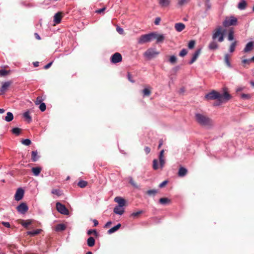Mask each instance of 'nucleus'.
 <instances>
[{
    "mask_svg": "<svg viewBox=\"0 0 254 254\" xmlns=\"http://www.w3.org/2000/svg\"><path fill=\"white\" fill-rule=\"evenodd\" d=\"M171 3V0H158V3L161 7H166Z\"/></svg>",
    "mask_w": 254,
    "mask_h": 254,
    "instance_id": "dca6fc26",
    "label": "nucleus"
},
{
    "mask_svg": "<svg viewBox=\"0 0 254 254\" xmlns=\"http://www.w3.org/2000/svg\"><path fill=\"white\" fill-rule=\"evenodd\" d=\"M237 23V19L234 16H231L230 18H226L223 22V25L225 27H227L232 25H236Z\"/></svg>",
    "mask_w": 254,
    "mask_h": 254,
    "instance_id": "39448f33",
    "label": "nucleus"
},
{
    "mask_svg": "<svg viewBox=\"0 0 254 254\" xmlns=\"http://www.w3.org/2000/svg\"><path fill=\"white\" fill-rule=\"evenodd\" d=\"M52 64H53V62H50V63H48V64H47L46 65H45L44 66V68H45V69H48V68H49L51 66V65Z\"/></svg>",
    "mask_w": 254,
    "mask_h": 254,
    "instance_id": "69168bd1",
    "label": "nucleus"
},
{
    "mask_svg": "<svg viewBox=\"0 0 254 254\" xmlns=\"http://www.w3.org/2000/svg\"><path fill=\"white\" fill-rule=\"evenodd\" d=\"M31 160L33 162H36L39 158H40V156L38 155L37 151H32L31 152Z\"/></svg>",
    "mask_w": 254,
    "mask_h": 254,
    "instance_id": "412c9836",
    "label": "nucleus"
},
{
    "mask_svg": "<svg viewBox=\"0 0 254 254\" xmlns=\"http://www.w3.org/2000/svg\"><path fill=\"white\" fill-rule=\"evenodd\" d=\"M187 170L184 167H181L178 172V175L180 177H184L187 173Z\"/></svg>",
    "mask_w": 254,
    "mask_h": 254,
    "instance_id": "b1692460",
    "label": "nucleus"
},
{
    "mask_svg": "<svg viewBox=\"0 0 254 254\" xmlns=\"http://www.w3.org/2000/svg\"><path fill=\"white\" fill-rule=\"evenodd\" d=\"M8 73V71L5 69H0V76H5Z\"/></svg>",
    "mask_w": 254,
    "mask_h": 254,
    "instance_id": "6e6d98bb",
    "label": "nucleus"
},
{
    "mask_svg": "<svg viewBox=\"0 0 254 254\" xmlns=\"http://www.w3.org/2000/svg\"><path fill=\"white\" fill-rule=\"evenodd\" d=\"M115 201L118 203L117 206L124 207L125 205V200L124 198L117 196L115 198Z\"/></svg>",
    "mask_w": 254,
    "mask_h": 254,
    "instance_id": "2eb2a0df",
    "label": "nucleus"
},
{
    "mask_svg": "<svg viewBox=\"0 0 254 254\" xmlns=\"http://www.w3.org/2000/svg\"><path fill=\"white\" fill-rule=\"evenodd\" d=\"M205 6L206 7L207 10L210 9L211 4L209 2V0H207L206 3H205Z\"/></svg>",
    "mask_w": 254,
    "mask_h": 254,
    "instance_id": "680f3d73",
    "label": "nucleus"
},
{
    "mask_svg": "<svg viewBox=\"0 0 254 254\" xmlns=\"http://www.w3.org/2000/svg\"><path fill=\"white\" fill-rule=\"evenodd\" d=\"M254 49V42L253 41L249 42L247 44L243 50L244 53H248L252 51Z\"/></svg>",
    "mask_w": 254,
    "mask_h": 254,
    "instance_id": "f8f14e48",
    "label": "nucleus"
},
{
    "mask_svg": "<svg viewBox=\"0 0 254 254\" xmlns=\"http://www.w3.org/2000/svg\"><path fill=\"white\" fill-rule=\"evenodd\" d=\"M16 209L20 213L24 214L28 210V207L26 203L22 202L17 206Z\"/></svg>",
    "mask_w": 254,
    "mask_h": 254,
    "instance_id": "9d476101",
    "label": "nucleus"
},
{
    "mask_svg": "<svg viewBox=\"0 0 254 254\" xmlns=\"http://www.w3.org/2000/svg\"><path fill=\"white\" fill-rule=\"evenodd\" d=\"M188 53V51L186 49H182L179 53V56L181 57H184Z\"/></svg>",
    "mask_w": 254,
    "mask_h": 254,
    "instance_id": "c03bdc74",
    "label": "nucleus"
},
{
    "mask_svg": "<svg viewBox=\"0 0 254 254\" xmlns=\"http://www.w3.org/2000/svg\"><path fill=\"white\" fill-rule=\"evenodd\" d=\"M106 8L105 7H104L102 8L96 10L95 11V12L97 13L100 14V13H103L106 10Z\"/></svg>",
    "mask_w": 254,
    "mask_h": 254,
    "instance_id": "4d7b16f0",
    "label": "nucleus"
},
{
    "mask_svg": "<svg viewBox=\"0 0 254 254\" xmlns=\"http://www.w3.org/2000/svg\"><path fill=\"white\" fill-rule=\"evenodd\" d=\"M13 119V115L11 112L7 113L6 116L4 118V120L7 122L11 121Z\"/></svg>",
    "mask_w": 254,
    "mask_h": 254,
    "instance_id": "cd10ccee",
    "label": "nucleus"
},
{
    "mask_svg": "<svg viewBox=\"0 0 254 254\" xmlns=\"http://www.w3.org/2000/svg\"><path fill=\"white\" fill-rule=\"evenodd\" d=\"M234 39V31L233 30L229 31L228 36V40L230 41Z\"/></svg>",
    "mask_w": 254,
    "mask_h": 254,
    "instance_id": "f704fd0d",
    "label": "nucleus"
},
{
    "mask_svg": "<svg viewBox=\"0 0 254 254\" xmlns=\"http://www.w3.org/2000/svg\"><path fill=\"white\" fill-rule=\"evenodd\" d=\"M219 48V45L217 43V41L216 40H213L210 42L208 45V48L210 50H215Z\"/></svg>",
    "mask_w": 254,
    "mask_h": 254,
    "instance_id": "4468645a",
    "label": "nucleus"
},
{
    "mask_svg": "<svg viewBox=\"0 0 254 254\" xmlns=\"http://www.w3.org/2000/svg\"><path fill=\"white\" fill-rule=\"evenodd\" d=\"M225 30L219 26L213 31L212 39L218 42L221 43L224 40Z\"/></svg>",
    "mask_w": 254,
    "mask_h": 254,
    "instance_id": "f257e3e1",
    "label": "nucleus"
},
{
    "mask_svg": "<svg viewBox=\"0 0 254 254\" xmlns=\"http://www.w3.org/2000/svg\"><path fill=\"white\" fill-rule=\"evenodd\" d=\"M87 185V183L85 181H80L78 183V186L81 188H85Z\"/></svg>",
    "mask_w": 254,
    "mask_h": 254,
    "instance_id": "58836bf2",
    "label": "nucleus"
},
{
    "mask_svg": "<svg viewBox=\"0 0 254 254\" xmlns=\"http://www.w3.org/2000/svg\"><path fill=\"white\" fill-rule=\"evenodd\" d=\"M21 142L23 144L28 146L31 144V141L29 139H24L22 140Z\"/></svg>",
    "mask_w": 254,
    "mask_h": 254,
    "instance_id": "a19ab883",
    "label": "nucleus"
},
{
    "mask_svg": "<svg viewBox=\"0 0 254 254\" xmlns=\"http://www.w3.org/2000/svg\"><path fill=\"white\" fill-rule=\"evenodd\" d=\"M195 119L197 123L202 126H209L211 123L209 118L201 114H196Z\"/></svg>",
    "mask_w": 254,
    "mask_h": 254,
    "instance_id": "f03ea898",
    "label": "nucleus"
},
{
    "mask_svg": "<svg viewBox=\"0 0 254 254\" xmlns=\"http://www.w3.org/2000/svg\"><path fill=\"white\" fill-rule=\"evenodd\" d=\"M158 161L157 159H154L153 160V169L156 170L158 169Z\"/></svg>",
    "mask_w": 254,
    "mask_h": 254,
    "instance_id": "e433bc0d",
    "label": "nucleus"
},
{
    "mask_svg": "<svg viewBox=\"0 0 254 254\" xmlns=\"http://www.w3.org/2000/svg\"><path fill=\"white\" fill-rule=\"evenodd\" d=\"M122 60V57L119 53H116L112 56L111 62L113 64H117L121 62Z\"/></svg>",
    "mask_w": 254,
    "mask_h": 254,
    "instance_id": "1a4fd4ad",
    "label": "nucleus"
},
{
    "mask_svg": "<svg viewBox=\"0 0 254 254\" xmlns=\"http://www.w3.org/2000/svg\"><path fill=\"white\" fill-rule=\"evenodd\" d=\"M251 62H252V60H251V59H244L242 61V63L244 64H249Z\"/></svg>",
    "mask_w": 254,
    "mask_h": 254,
    "instance_id": "bf43d9fd",
    "label": "nucleus"
},
{
    "mask_svg": "<svg viewBox=\"0 0 254 254\" xmlns=\"http://www.w3.org/2000/svg\"><path fill=\"white\" fill-rule=\"evenodd\" d=\"M56 209L57 211L62 214L68 215L69 211L64 205L60 202L56 203Z\"/></svg>",
    "mask_w": 254,
    "mask_h": 254,
    "instance_id": "423d86ee",
    "label": "nucleus"
},
{
    "mask_svg": "<svg viewBox=\"0 0 254 254\" xmlns=\"http://www.w3.org/2000/svg\"><path fill=\"white\" fill-rule=\"evenodd\" d=\"M10 83L8 81L5 82L3 83L0 89V91L1 92L3 93L6 91L8 88V87L10 86Z\"/></svg>",
    "mask_w": 254,
    "mask_h": 254,
    "instance_id": "4be33fe9",
    "label": "nucleus"
},
{
    "mask_svg": "<svg viewBox=\"0 0 254 254\" xmlns=\"http://www.w3.org/2000/svg\"><path fill=\"white\" fill-rule=\"evenodd\" d=\"M23 117L29 123L32 121L31 117L30 116L29 112L28 111L24 113Z\"/></svg>",
    "mask_w": 254,
    "mask_h": 254,
    "instance_id": "473e14b6",
    "label": "nucleus"
},
{
    "mask_svg": "<svg viewBox=\"0 0 254 254\" xmlns=\"http://www.w3.org/2000/svg\"><path fill=\"white\" fill-rule=\"evenodd\" d=\"M229 58H230V56H229V54H227L225 55V59H224L225 62L226 64H227V65L228 67L231 68V67H232V65L230 62Z\"/></svg>",
    "mask_w": 254,
    "mask_h": 254,
    "instance_id": "2f4dec72",
    "label": "nucleus"
},
{
    "mask_svg": "<svg viewBox=\"0 0 254 254\" xmlns=\"http://www.w3.org/2000/svg\"><path fill=\"white\" fill-rule=\"evenodd\" d=\"M11 131L13 134L18 135L20 132V129L18 127H14L12 128Z\"/></svg>",
    "mask_w": 254,
    "mask_h": 254,
    "instance_id": "c9c22d12",
    "label": "nucleus"
},
{
    "mask_svg": "<svg viewBox=\"0 0 254 254\" xmlns=\"http://www.w3.org/2000/svg\"><path fill=\"white\" fill-rule=\"evenodd\" d=\"M168 183L167 181H164L163 182H162L159 186L160 188L163 187L165 185H166Z\"/></svg>",
    "mask_w": 254,
    "mask_h": 254,
    "instance_id": "0e129e2a",
    "label": "nucleus"
},
{
    "mask_svg": "<svg viewBox=\"0 0 254 254\" xmlns=\"http://www.w3.org/2000/svg\"><path fill=\"white\" fill-rule=\"evenodd\" d=\"M188 1V0H178V4L180 6H182L184 5L185 3H187Z\"/></svg>",
    "mask_w": 254,
    "mask_h": 254,
    "instance_id": "09e8293b",
    "label": "nucleus"
},
{
    "mask_svg": "<svg viewBox=\"0 0 254 254\" xmlns=\"http://www.w3.org/2000/svg\"><path fill=\"white\" fill-rule=\"evenodd\" d=\"M159 53L156 51L154 48H149L147 49L144 53V57L147 60H150L158 55Z\"/></svg>",
    "mask_w": 254,
    "mask_h": 254,
    "instance_id": "20e7f679",
    "label": "nucleus"
},
{
    "mask_svg": "<svg viewBox=\"0 0 254 254\" xmlns=\"http://www.w3.org/2000/svg\"><path fill=\"white\" fill-rule=\"evenodd\" d=\"M31 224V221L29 220H26V221L23 222L21 225L25 228H27Z\"/></svg>",
    "mask_w": 254,
    "mask_h": 254,
    "instance_id": "603ef678",
    "label": "nucleus"
},
{
    "mask_svg": "<svg viewBox=\"0 0 254 254\" xmlns=\"http://www.w3.org/2000/svg\"><path fill=\"white\" fill-rule=\"evenodd\" d=\"M41 231V229H36V230H35L33 231H28L27 232V234L28 235H30L31 236H34L35 235H38V234H39Z\"/></svg>",
    "mask_w": 254,
    "mask_h": 254,
    "instance_id": "c756f323",
    "label": "nucleus"
},
{
    "mask_svg": "<svg viewBox=\"0 0 254 254\" xmlns=\"http://www.w3.org/2000/svg\"><path fill=\"white\" fill-rule=\"evenodd\" d=\"M144 151L145 153L147 154L150 152V149L149 147L146 146L144 148Z\"/></svg>",
    "mask_w": 254,
    "mask_h": 254,
    "instance_id": "774afa93",
    "label": "nucleus"
},
{
    "mask_svg": "<svg viewBox=\"0 0 254 254\" xmlns=\"http://www.w3.org/2000/svg\"><path fill=\"white\" fill-rule=\"evenodd\" d=\"M147 194L149 195H155L157 193L156 190H150L147 191Z\"/></svg>",
    "mask_w": 254,
    "mask_h": 254,
    "instance_id": "ea45409f",
    "label": "nucleus"
},
{
    "mask_svg": "<svg viewBox=\"0 0 254 254\" xmlns=\"http://www.w3.org/2000/svg\"><path fill=\"white\" fill-rule=\"evenodd\" d=\"M241 98L244 99H249L251 96L249 94L243 93L241 94Z\"/></svg>",
    "mask_w": 254,
    "mask_h": 254,
    "instance_id": "3c124183",
    "label": "nucleus"
},
{
    "mask_svg": "<svg viewBox=\"0 0 254 254\" xmlns=\"http://www.w3.org/2000/svg\"><path fill=\"white\" fill-rule=\"evenodd\" d=\"M24 193V190L22 188H18L14 195L15 200L16 201L20 200L23 198Z\"/></svg>",
    "mask_w": 254,
    "mask_h": 254,
    "instance_id": "9b49d317",
    "label": "nucleus"
},
{
    "mask_svg": "<svg viewBox=\"0 0 254 254\" xmlns=\"http://www.w3.org/2000/svg\"><path fill=\"white\" fill-rule=\"evenodd\" d=\"M124 208L123 207L116 206L114 208V212L120 215H122L124 212Z\"/></svg>",
    "mask_w": 254,
    "mask_h": 254,
    "instance_id": "a211bd4d",
    "label": "nucleus"
},
{
    "mask_svg": "<svg viewBox=\"0 0 254 254\" xmlns=\"http://www.w3.org/2000/svg\"><path fill=\"white\" fill-rule=\"evenodd\" d=\"M220 97V94L215 91L213 90L211 92L206 94L205 98L207 100H215L217 99L219 101V98Z\"/></svg>",
    "mask_w": 254,
    "mask_h": 254,
    "instance_id": "0eeeda50",
    "label": "nucleus"
},
{
    "mask_svg": "<svg viewBox=\"0 0 254 254\" xmlns=\"http://www.w3.org/2000/svg\"><path fill=\"white\" fill-rule=\"evenodd\" d=\"M160 162V167L162 169L164 167V166L165 163V161L164 158L159 159Z\"/></svg>",
    "mask_w": 254,
    "mask_h": 254,
    "instance_id": "5fc2aeb1",
    "label": "nucleus"
},
{
    "mask_svg": "<svg viewBox=\"0 0 254 254\" xmlns=\"http://www.w3.org/2000/svg\"><path fill=\"white\" fill-rule=\"evenodd\" d=\"M247 3L245 0H241L238 4V8L240 10H245L247 7Z\"/></svg>",
    "mask_w": 254,
    "mask_h": 254,
    "instance_id": "6ab92c4d",
    "label": "nucleus"
},
{
    "mask_svg": "<svg viewBox=\"0 0 254 254\" xmlns=\"http://www.w3.org/2000/svg\"><path fill=\"white\" fill-rule=\"evenodd\" d=\"M160 21H161V18L159 17H157L155 18V19L154 24L156 25H158L159 24Z\"/></svg>",
    "mask_w": 254,
    "mask_h": 254,
    "instance_id": "13d9d810",
    "label": "nucleus"
},
{
    "mask_svg": "<svg viewBox=\"0 0 254 254\" xmlns=\"http://www.w3.org/2000/svg\"><path fill=\"white\" fill-rule=\"evenodd\" d=\"M142 92H143V96H148L150 94V91L149 89H148V88L144 89L143 90Z\"/></svg>",
    "mask_w": 254,
    "mask_h": 254,
    "instance_id": "de8ad7c7",
    "label": "nucleus"
},
{
    "mask_svg": "<svg viewBox=\"0 0 254 254\" xmlns=\"http://www.w3.org/2000/svg\"><path fill=\"white\" fill-rule=\"evenodd\" d=\"M87 245L89 247H92L95 245V240L92 237H90L87 241Z\"/></svg>",
    "mask_w": 254,
    "mask_h": 254,
    "instance_id": "a878e982",
    "label": "nucleus"
},
{
    "mask_svg": "<svg viewBox=\"0 0 254 254\" xmlns=\"http://www.w3.org/2000/svg\"><path fill=\"white\" fill-rule=\"evenodd\" d=\"M87 233L88 235H91V234H94L96 236H97L98 235V232H97V231L95 229H90V230H88Z\"/></svg>",
    "mask_w": 254,
    "mask_h": 254,
    "instance_id": "4c0bfd02",
    "label": "nucleus"
},
{
    "mask_svg": "<svg viewBox=\"0 0 254 254\" xmlns=\"http://www.w3.org/2000/svg\"><path fill=\"white\" fill-rule=\"evenodd\" d=\"M65 228V225L64 224L61 223L56 225L55 230L56 231H64Z\"/></svg>",
    "mask_w": 254,
    "mask_h": 254,
    "instance_id": "393cba45",
    "label": "nucleus"
},
{
    "mask_svg": "<svg viewBox=\"0 0 254 254\" xmlns=\"http://www.w3.org/2000/svg\"><path fill=\"white\" fill-rule=\"evenodd\" d=\"M163 153H164V150H162L159 155V159H162L163 158Z\"/></svg>",
    "mask_w": 254,
    "mask_h": 254,
    "instance_id": "338daca9",
    "label": "nucleus"
},
{
    "mask_svg": "<svg viewBox=\"0 0 254 254\" xmlns=\"http://www.w3.org/2000/svg\"><path fill=\"white\" fill-rule=\"evenodd\" d=\"M159 202L163 205H165L169 203L170 202V200L167 197H163L159 199Z\"/></svg>",
    "mask_w": 254,
    "mask_h": 254,
    "instance_id": "7c9ffc66",
    "label": "nucleus"
},
{
    "mask_svg": "<svg viewBox=\"0 0 254 254\" xmlns=\"http://www.w3.org/2000/svg\"><path fill=\"white\" fill-rule=\"evenodd\" d=\"M43 99L41 97L38 96L37 97L36 101H35V103L36 105H39L42 103H43Z\"/></svg>",
    "mask_w": 254,
    "mask_h": 254,
    "instance_id": "a18cd8bd",
    "label": "nucleus"
},
{
    "mask_svg": "<svg viewBox=\"0 0 254 254\" xmlns=\"http://www.w3.org/2000/svg\"><path fill=\"white\" fill-rule=\"evenodd\" d=\"M117 31L120 33V34H123L124 32V30L122 28L120 27H117Z\"/></svg>",
    "mask_w": 254,
    "mask_h": 254,
    "instance_id": "e2e57ef3",
    "label": "nucleus"
},
{
    "mask_svg": "<svg viewBox=\"0 0 254 254\" xmlns=\"http://www.w3.org/2000/svg\"><path fill=\"white\" fill-rule=\"evenodd\" d=\"M142 212H143V211L142 210H139L137 212H133L131 214V216L133 217H137L139 214H141Z\"/></svg>",
    "mask_w": 254,
    "mask_h": 254,
    "instance_id": "864d4df0",
    "label": "nucleus"
},
{
    "mask_svg": "<svg viewBox=\"0 0 254 254\" xmlns=\"http://www.w3.org/2000/svg\"><path fill=\"white\" fill-rule=\"evenodd\" d=\"M157 40V43H160L163 42L165 39V37L163 34H157L155 33V37Z\"/></svg>",
    "mask_w": 254,
    "mask_h": 254,
    "instance_id": "bb28decb",
    "label": "nucleus"
},
{
    "mask_svg": "<svg viewBox=\"0 0 254 254\" xmlns=\"http://www.w3.org/2000/svg\"><path fill=\"white\" fill-rule=\"evenodd\" d=\"M185 28V25L183 23H177L175 24V28L177 32L182 31Z\"/></svg>",
    "mask_w": 254,
    "mask_h": 254,
    "instance_id": "f3484780",
    "label": "nucleus"
},
{
    "mask_svg": "<svg viewBox=\"0 0 254 254\" xmlns=\"http://www.w3.org/2000/svg\"><path fill=\"white\" fill-rule=\"evenodd\" d=\"M1 224L6 228H10V225L8 222H2Z\"/></svg>",
    "mask_w": 254,
    "mask_h": 254,
    "instance_id": "052dcab7",
    "label": "nucleus"
},
{
    "mask_svg": "<svg viewBox=\"0 0 254 254\" xmlns=\"http://www.w3.org/2000/svg\"><path fill=\"white\" fill-rule=\"evenodd\" d=\"M51 192H52V193L56 194L58 196H60L61 194V191L58 189L52 190Z\"/></svg>",
    "mask_w": 254,
    "mask_h": 254,
    "instance_id": "49530a36",
    "label": "nucleus"
},
{
    "mask_svg": "<svg viewBox=\"0 0 254 254\" xmlns=\"http://www.w3.org/2000/svg\"><path fill=\"white\" fill-rule=\"evenodd\" d=\"M237 42L236 41H235L231 44L229 48V52L230 53H233L234 52L235 48L237 46Z\"/></svg>",
    "mask_w": 254,
    "mask_h": 254,
    "instance_id": "72a5a7b5",
    "label": "nucleus"
},
{
    "mask_svg": "<svg viewBox=\"0 0 254 254\" xmlns=\"http://www.w3.org/2000/svg\"><path fill=\"white\" fill-rule=\"evenodd\" d=\"M201 52V49H197L193 54L192 58L189 62L190 64H192L197 59Z\"/></svg>",
    "mask_w": 254,
    "mask_h": 254,
    "instance_id": "ddd939ff",
    "label": "nucleus"
},
{
    "mask_svg": "<svg viewBox=\"0 0 254 254\" xmlns=\"http://www.w3.org/2000/svg\"><path fill=\"white\" fill-rule=\"evenodd\" d=\"M195 45V41L193 40H191L189 42L188 44V47L189 49H191L193 48Z\"/></svg>",
    "mask_w": 254,
    "mask_h": 254,
    "instance_id": "8fccbe9b",
    "label": "nucleus"
},
{
    "mask_svg": "<svg viewBox=\"0 0 254 254\" xmlns=\"http://www.w3.org/2000/svg\"><path fill=\"white\" fill-rule=\"evenodd\" d=\"M41 171L40 167H33L32 168V172L35 176H38Z\"/></svg>",
    "mask_w": 254,
    "mask_h": 254,
    "instance_id": "c85d7f7f",
    "label": "nucleus"
},
{
    "mask_svg": "<svg viewBox=\"0 0 254 254\" xmlns=\"http://www.w3.org/2000/svg\"><path fill=\"white\" fill-rule=\"evenodd\" d=\"M231 98V95L226 90H225L223 94H220V97L219 98L220 103L218 104H216V105H220V103L228 101ZM214 105L215 106V105Z\"/></svg>",
    "mask_w": 254,
    "mask_h": 254,
    "instance_id": "6e6552de",
    "label": "nucleus"
},
{
    "mask_svg": "<svg viewBox=\"0 0 254 254\" xmlns=\"http://www.w3.org/2000/svg\"><path fill=\"white\" fill-rule=\"evenodd\" d=\"M62 16L60 12L56 13L54 16V22L56 24H59L61 22Z\"/></svg>",
    "mask_w": 254,
    "mask_h": 254,
    "instance_id": "aec40b11",
    "label": "nucleus"
},
{
    "mask_svg": "<svg viewBox=\"0 0 254 254\" xmlns=\"http://www.w3.org/2000/svg\"><path fill=\"white\" fill-rule=\"evenodd\" d=\"M121 226V224L120 223L118 224L117 225L114 226L110 229L108 231V233L109 234H111L115 232H116Z\"/></svg>",
    "mask_w": 254,
    "mask_h": 254,
    "instance_id": "5701e85b",
    "label": "nucleus"
},
{
    "mask_svg": "<svg viewBox=\"0 0 254 254\" xmlns=\"http://www.w3.org/2000/svg\"><path fill=\"white\" fill-rule=\"evenodd\" d=\"M155 37V33L151 32L148 34L142 35L138 39L137 43L142 44L151 41Z\"/></svg>",
    "mask_w": 254,
    "mask_h": 254,
    "instance_id": "7ed1b4c3",
    "label": "nucleus"
},
{
    "mask_svg": "<svg viewBox=\"0 0 254 254\" xmlns=\"http://www.w3.org/2000/svg\"><path fill=\"white\" fill-rule=\"evenodd\" d=\"M39 109L42 112H44L46 110V104L44 103H42L39 104Z\"/></svg>",
    "mask_w": 254,
    "mask_h": 254,
    "instance_id": "37998d69",
    "label": "nucleus"
},
{
    "mask_svg": "<svg viewBox=\"0 0 254 254\" xmlns=\"http://www.w3.org/2000/svg\"><path fill=\"white\" fill-rule=\"evenodd\" d=\"M177 61V58L174 55H173V56H171L170 58V59H169V62L170 63H171L172 64H174V63H175Z\"/></svg>",
    "mask_w": 254,
    "mask_h": 254,
    "instance_id": "79ce46f5",
    "label": "nucleus"
}]
</instances>
